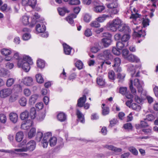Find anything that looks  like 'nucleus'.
I'll return each mask as SVG.
<instances>
[{
	"label": "nucleus",
	"instance_id": "obj_61",
	"mask_svg": "<svg viewBox=\"0 0 158 158\" xmlns=\"http://www.w3.org/2000/svg\"><path fill=\"white\" fill-rule=\"evenodd\" d=\"M100 49L99 48L96 46L93 47L91 48V51L93 53H96L98 52Z\"/></svg>",
	"mask_w": 158,
	"mask_h": 158
},
{
	"label": "nucleus",
	"instance_id": "obj_28",
	"mask_svg": "<svg viewBox=\"0 0 158 158\" xmlns=\"http://www.w3.org/2000/svg\"><path fill=\"white\" fill-rule=\"evenodd\" d=\"M20 118L22 120H24L27 118H29V112L26 110L20 114Z\"/></svg>",
	"mask_w": 158,
	"mask_h": 158
},
{
	"label": "nucleus",
	"instance_id": "obj_56",
	"mask_svg": "<svg viewBox=\"0 0 158 158\" xmlns=\"http://www.w3.org/2000/svg\"><path fill=\"white\" fill-rule=\"evenodd\" d=\"M129 52L128 50L127 49H124L122 51V53L123 56L126 59L128 56Z\"/></svg>",
	"mask_w": 158,
	"mask_h": 158
},
{
	"label": "nucleus",
	"instance_id": "obj_35",
	"mask_svg": "<svg viewBox=\"0 0 158 158\" xmlns=\"http://www.w3.org/2000/svg\"><path fill=\"white\" fill-rule=\"evenodd\" d=\"M131 107L133 110L138 111H140L141 108V106L140 105L135 103H132L131 105Z\"/></svg>",
	"mask_w": 158,
	"mask_h": 158
},
{
	"label": "nucleus",
	"instance_id": "obj_52",
	"mask_svg": "<svg viewBox=\"0 0 158 158\" xmlns=\"http://www.w3.org/2000/svg\"><path fill=\"white\" fill-rule=\"evenodd\" d=\"M102 114L104 115H106L109 113V108L107 107H102Z\"/></svg>",
	"mask_w": 158,
	"mask_h": 158
},
{
	"label": "nucleus",
	"instance_id": "obj_45",
	"mask_svg": "<svg viewBox=\"0 0 158 158\" xmlns=\"http://www.w3.org/2000/svg\"><path fill=\"white\" fill-rule=\"evenodd\" d=\"M22 21L24 25H27L29 24L28 17L27 16H23L22 19Z\"/></svg>",
	"mask_w": 158,
	"mask_h": 158
},
{
	"label": "nucleus",
	"instance_id": "obj_60",
	"mask_svg": "<svg viewBox=\"0 0 158 158\" xmlns=\"http://www.w3.org/2000/svg\"><path fill=\"white\" fill-rule=\"evenodd\" d=\"M127 91V88L126 87H121L119 89L120 93L123 95H125Z\"/></svg>",
	"mask_w": 158,
	"mask_h": 158
},
{
	"label": "nucleus",
	"instance_id": "obj_24",
	"mask_svg": "<svg viewBox=\"0 0 158 158\" xmlns=\"http://www.w3.org/2000/svg\"><path fill=\"white\" fill-rule=\"evenodd\" d=\"M58 11L59 15L61 16H64L66 13H68L69 12L67 8L65 7L59 8L58 9Z\"/></svg>",
	"mask_w": 158,
	"mask_h": 158
},
{
	"label": "nucleus",
	"instance_id": "obj_12",
	"mask_svg": "<svg viewBox=\"0 0 158 158\" xmlns=\"http://www.w3.org/2000/svg\"><path fill=\"white\" fill-rule=\"evenodd\" d=\"M63 46L64 53L67 55H70L71 52L72 48L65 43L63 44Z\"/></svg>",
	"mask_w": 158,
	"mask_h": 158
},
{
	"label": "nucleus",
	"instance_id": "obj_4",
	"mask_svg": "<svg viewBox=\"0 0 158 158\" xmlns=\"http://www.w3.org/2000/svg\"><path fill=\"white\" fill-rule=\"evenodd\" d=\"M99 56L103 60H111L113 59L111 51L109 49L104 50L99 54Z\"/></svg>",
	"mask_w": 158,
	"mask_h": 158
},
{
	"label": "nucleus",
	"instance_id": "obj_50",
	"mask_svg": "<svg viewBox=\"0 0 158 158\" xmlns=\"http://www.w3.org/2000/svg\"><path fill=\"white\" fill-rule=\"evenodd\" d=\"M130 90L131 91V93L135 95V94L136 93V90L135 88H134L133 86V83L132 81V80H130Z\"/></svg>",
	"mask_w": 158,
	"mask_h": 158
},
{
	"label": "nucleus",
	"instance_id": "obj_46",
	"mask_svg": "<svg viewBox=\"0 0 158 158\" xmlns=\"http://www.w3.org/2000/svg\"><path fill=\"white\" fill-rule=\"evenodd\" d=\"M121 50L118 49L114 47H113L112 49V52L113 53L116 55H119L121 54Z\"/></svg>",
	"mask_w": 158,
	"mask_h": 158
},
{
	"label": "nucleus",
	"instance_id": "obj_14",
	"mask_svg": "<svg viewBox=\"0 0 158 158\" xmlns=\"http://www.w3.org/2000/svg\"><path fill=\"white\" fill-rule=\"evenodd\" d=\"M106 1L112 2L111 3L107 5V7L108 8H116L118 7V5L117 2L118 0H106Z\"/></svg>",
	"mask_w": 158,
	"mask_h": 158
},
{
	"label": "nucleus",
	"instance_id": "obj_16",
	"mask_svg": "<svg viewBox=\"0 0 158 158\" xmlns=\"http://www.w3.org/2000/svg\"><path fill=\"white\" fill-rule=\"evenodd\" d=\"M33 80L31 77H26L23 79V82L24 85L27 86H31L32 85Z\"/></svg>",
	"mask_w": 158,
	"mask_h": 158
},
{
	"label": "nucleus",
	"instance_id": "obj_51",
	"mask_svg": "<svg viewBox=\"0 0 158 158\" xmlns=\"http://www.w3.org/2000/svg\"><path fill=\"white\" fill-rule=\"evenodd\" d=\"M108 77L111 80H114L115 73L114 71L111 70L109 72Z\"/></svg>",
	"mask_w": 158,
	"mask_h": 158
},
{
	"label": "nucleus",
	"instance_id": "obj_2",
	"mask_svg": "<svg viewBox=\"0 0 158 158\" xmlns=\"http://www.w3.org/2000/svg\"><path fill=\"white\" fill-rule=\"evenodd\" d=\"M14 58L17 61V64L19 67H21L26 72H28L30 69V65L33 64L31 58L27 56L24 55L23 58L19 56V53L16 52L14 55Z\"/></svg>",
	"mask_w": 158,
	"mask_h": 158
},
{
	"label": "nucleus",
	"instance_id": "obj_42",
	"mask_svg": "<svg viewBox=\"0 0 158 158\" xmlns=\"http://www.w3.org/2000/svg\"><path fill=\"white\" fill-rule=\"evenodd\" d=\"M2 54L6 56H8L10 55L11 53V51L9 49H6V48H3V49L1 51Z\"/></svg>",
	"mask_w": 158,
	"mask_h": 158
},
{
	"label": "nucleus",
	"instance_id": "obj_11",
	"mask_svg": "<svg viewBox=\"0 0 158 158\" xmlns=\"http://www.w3.org/2000/svg\"><path fill=\"white\" fill-rule=\"evenodd\" d=\"M126 59L132 62L137 63L139 62L140 61L139 59L137 56L132 54H130L128 55Z\"/></svg>",
	"mask_w": 158,
	"mask_h": 158
},
{
	"label": "nucleus",
	"instance_id": "obj_13",
	"mask_svg": "<svg viewBox=\"0 0 158 158\" xmlns=\"http://www.w3.org/2000/svg\"><path fill=\"white\" fill-rule=\"evenodd\" d=\"M41 25L40 24H38L36 26V30L38 33H43L46 30V27L44 25L41 24Z\"/></svg>",
	"mask_w": 158,
	"mask_h": 158
},
{
	"label": "nucleus",
	"instance_id": "obj_23",
	"mask_svg": "<svg viewBox=\"0 0 158 158\" xmlns=\"http://www.w3.org/2000/svg\"><path fill=\"white\" fill-rule=\"evenodd\" d=\"M36 112L35 109L34 107L31 108L30 110V115H29V118L30 117L31 119H34L36 117Z\"/></svg>",
	"mask_w": 158,
	"mask_h": 158
},
{
	"label": "nucleus",
	"instance_id": "obj_33",
	"mask_svg": "<svg viewBox=\"0 0 158 158\" xmlns=\"http://www.w3.org/2000/svg\"><path fill=\"white\" fill-rule=\"evenodd\" d=\"M65 2H69V3L71 5H77L80 3L79 0H64Z\"/></svg>",
	"mask_w": 158,
	"mask_h": 158
},
{
	"label": "nucleus",
	"instance_id": "obj_31",
	"mask_svg": "<svg viewBox=\"0 0 158 158\" xmlns=\"http://www.w3.org/2000/svg\"><path fill=\"white\" fill-rule=\"evenodd\" d=\"M127 70L131 73L132 77L133 76L134 74L136 72L135 66L133 65H130L129 66Z\"/></svg>",
	"mask_w": 158,
	"mask_h": 158
},
{
	"label": "nucleus",
	"instance_id": "obj_10",
	"mask_svg": "<svg viewBox=\"0 0 158 158\" xmlns=\"http://www.w3.org/2000/svg\"><path fill=\"white\" fill-rule=\"evenodd\" d=\"M86 96L83 95V96L79 98L77 101V105L79 107H82L86 101Z\"/></svg>",
	"mask_w": 158,
	"mask_h": 158
},
{
	"label": "nucleus",
	"instance_id": "obj_55",
	"mask_svg": "<svg viewBox=\"0 0 158 158\" xmlns=\"http://www.w3.org/2000/svg\"><path fill=\"white\" fill-rule=\"evenodd\" d=\"M76 66L79 69H81L83 68V64L80 60H78L76 63Z\"/></svg>",
	"mask_w": 158,
	"mask_h": 158
},
{
	"label": "nucleus",
	"instance_id": "obj_9",
	"mask_svg": "<svg viewBox=\"0 0 158 158\" xmlns=\"http://www.w3.org/2000/svg\"><path fill=\"white\" fill-rule=\"evenodd\" d=\"M33 124L32 121L29 119L23 123L21 125V128L22 129L27 130L32 126Z\"/></svg>",
	"mask_w": 158,
	"mask_h": 158
},
{
	"label": "nucleus",
	"instance_id": "obj_47",
	"mask_svg": "<svg viewBox=\"0 0 158 158\" xmlns=\"http://www.w3.org/2000/svg\"><path fill=\"white\" fill-rule=\"evenodd\" d=\"M91 16L88 14H85L84 17V20L86 22H89L91 20Z\"/></svg>",
	"mask_w": 158,
	"mask_h": 158
},
{
	"label": "nucleus",
	"instance_id": "obj_18",
	"mask_svg": "<svg viewBox=\"0 0 158 158\" xmlns=\"http://www.w3.org/2000/svg\"><path fill=\"white\" fill-rule=\"evenodd\" d=\"M134 85L138 88V92L141 93L143 90L142 86L139 83V80L138 79H135L134 81Z\"/></svg>",
	"mask_w": 158,
	"mask_h": 158
},
{
	"label": "nucleus",
	"instance_id": "obj_17",
	"mask_svg": "<svg viewBox=\"0 0 158 158\" xmlns=\"http://www.w3.org/2000/svg\"><path fill=\"white\" fill-rule=\"evenodd\" d=\"M77 115L78 118V121L82 123H85V119L84 115L82 114L79 110H77Z\"/></svg>",
	"mask_w": 158,
	"mask_h": 158
},
{
	"label": "nucleus",
	"instance_id": "obj_1",
	"mask_svg": "<svg viewBox=\"0 0 158 158\" xmlns=\"http://www.w3.org/2000/svg\"><path fill=\"white\" fill-rule=\"evenodd\" d=\"M26 140H23L21 143L18 144V147L19 148H16L13 150H8L4 149L0 150V152L6 153H14L15 151L17 152H27V151L32 152L34 151L36 147V143L33 140H31L27 143Z\"/></svg>",
	"mask_w": 158,
	"mask_h": 158
},
{
	"label": "nucleus",
	"instance_id": "obj_36",
	"mask_svg": "<svg viewBox=\"0 0 158 158\" xmlns=\"http://www.w3.org/2000/svg\"><path fill=\"white\" fill-rule=\"evenodd\" d=\"M15 79L13 78H10L7 80L6 82V85L8 87L11 86L14 83Z\"/></svg>",
	"mask_w": 158,
	"mask_h": 158
},
{
	"label": "nucleus",
	"instance_id": "obj_38",
	"mask_svg": "<svg viewBox=\"0 0 158 158\" xmlns=\"http://www.w3.org/2000/svg\"><path fill=\"white\" fill-rule=\"evenodd\" d=\"M43 133L42 132L38 131L36 135L35 139L38 142H40L43 137Z\"/></svg>",
	"mask_w": 158,
	"mask_h": 158
},
{
	"label": "nucleus",
	"instance_id": "obj_3",
	"mask_svg": "<svg viewBox=\"0 0 158 158\" xmlns=\"http://www.w3.org/2000/svg\"><path fill=\"white\" fill-rule=\"evenodd\" d=\"M121 21L119 19L117 18L114 19L112 21L109 22L108 26L110 29L112 31H115L117 30V26L120 25Z\"/></svg>",
	"mask_w": 158,
	"mask_h": 158
},
{
	"label": "nucleus",
	"instance_id": "obj_62",
	"mask_svg": "<svg viewBox=\"0 0 158 158\" xmlns=\"http://www.w3.org/2000/svg\"><path fill=\"white\" fill-rule=\"evenodd\" d=\"M30 35L28 33H26L23 34V39L24 40H28L31 38Z\"/></svg>",
	"mask_w": 158,
	"mask_h": 158
},
{
	"label": "nucleus",
	"instance_id": "obj_8",
	"mask_svg": "<svg viewBox=\"0 0 158 158\" xmlns=\"http://www.w3.org/2000/svg\"><path fill=\"white\" fill-rule=\"evenodd\" d=\"M51 136V133L49 132L44 134L43 139L41 142L43 144V146L44 148H46L47 147L48 139Z\"/></svg>",
	"mask_w": 158,
	"mask_h": 158
},
{
	"label": "nucleus",
	"instance_id": "obj_43",
	"mask_svg": "<svg viewBox=\"0 0 158 158\" xmlns=\"http://www.w3.org/2000/svg\"><path fill=\"white\" fill-rule=\"evenodd\" d=\"M114 64L113 65V67L118 66L120 64L121 60L119 58L116 57L114 59Z\"/></svg>",
	"mask_w": 158,
	"mask_h": 158
},
{
	"label": "nucleus",
	"instance_id": "obj_40",
	"mask_svg": "<svg viewBox=\"0 0 158 158\" xmlns=\"http://www.w3.org/2000/svg\"><path fill=\"white\" fill-rule=\"evenodd\" d=\"M36 132L35 129L34 128H32L28 133V136L29 138H32L35 135Z\"/></svg>",
	"mask_w": 158,
	"mask_h": 158
},
{
	"label": "nucleus",
	"instance_id": "obj_58",
	"mask_svg": "<svg viewBox=\"0 0 158 158\" xmlns=\"http://www.w3.org/2000/svg\"><path fill=\"white\" fill-rule=\"evenodd\" d=\"M90 25L91 27H100V24L97 20V21L92 22L90 23Z\"/></svg>",
	"mask_w": 158,
	"mask_h": 158
},
{
	"label": "nucleus",
	"instance_id": "obj_32",
	"mask_svg": "<svg viewBox=\"0 0 158 158\" xmlns=\"http://www.w3.org/2000/svg\"><path fill=\"white\" fill-rule=\"evenodd\" d=\"M38 97V95L35 94L31 95L29 99L30 102L31 104H34L36 101Z\"/></svg>",
	"mask_w": 158,
	"mask_h": 158
},
{
	"label": "nucleus",
	"instance_id": "obj_21",
	"mask_svg": "<svg viewBox=\"0 0 158 158\" xmlns=\"http://www.w3.org/2000/svg\"><path fill=\"white\" fill-rule=\"evenodd\" d=\"M23 133L22 131H19L16 134V140L18 142H20L23 139Z\"/></svg>",
	"mask_w": 158,
	"mask_h": 158
},
{
	"label": "nucleus",
	"instance_id": "obj_64",
	"mask_svg": "<svg viewBox=\"0 0 158 158\" xmlns=\"http://www.w3.org/2000/svg\"><path fill=\"white\" fill-rule=\"evenodd\" d=\"M85 35L87 37H89L92 35V32L89 29H86L85 32Z\"/></svg>",
	"mask_w": 158,
	"mask_h": 158
},
{
	"label": "nucleus",
	"instance_id": "obj_48",
	"mask_svg": "<svg viewBox=\"0 0 158 158\" xmlns=\"http://www.w3.org/2000/svg\"><path fill=\"white\" fill-rule=\"evenodd\" d=\"M123 42H118L116 43V46L117 48L121 50H122L123 48L125 46V45Z\"/></svg>",
	"mask_w": 158,
	"mask_h": 158
},
{
	"label": "nucleus",
	"instance_id": "obj_15",
	"mask_svg": "<svg viewBox=\"0 0 158 158\" xmlns=\"http://www.w3.org/2000/svg\"><path fill=\"white\" fill-rule=\"evenodd\" d=\"M9 118L10 121L14 123H15L17 121L18 116L15 113L12 112L9 114Z\"/></svg>",
	"mask_w": 158,
	"mask_h": 158
},
{
	"label": "nucleus",
	"instance_id": "obj_30",
	"mask_svg": "<svg viewBox=\"0 0 158 158\" xmlns=\"http://www.w3.org/2000/svg\"><path fill=\"white\" fill-rule=\"evenodd\" d=\"M48 141H49L50 146L51 147H53L56 145L57 139L56 137H53L49 139H48Z\"/></svg>",
	"mask_w": 158,
	"mask_h": 158
},
{
	"label": "nucleus",
	"instance_id": "obj_44",
	"mask_svg": "<svg viewBox=\"0 0 158 158\" xmlns=\"http://www.w3.org/2000/svg\"><path fill=\"white\" fill-rule=\"evenodd\" d=\"M149 21L150 20L148 19L143 18L142 20V24L143 27H145L148 26L149 25Z\"/></svg>",
	"mask_w": 158,
	"mask_h": 158
},
{
	"label": "nucleus",
	"instance_id": "obj_25",
	"mask_svg": "<svg viewBox=\"0 0 158 158\" xmlns=\"http://www.w3.org/2000/svg\"><path fill=\"white\" fill-rule=\"evenodd\" d=\"M57 118L59 121L64 122L66 119V116L64 113H60L57 115Z\"/></svg>",
	"mask_w": 158,
	"mask_h": 158
},
{
	"label": "nucleus",
	"instance_id": "obj_26",
	"mask_svg": "<svg viewBox=\"0 0 158 158\" xmlns=\"http://www.w3.org/2000/svg\"><path fill=\"white\" fill-rule=\"evenodd\" d=\"M97 83L98 85L100 86H104L105 85V80L101 77L97 78Z\"/></svg>",
	"mask_w": 158,
	"mask_h": 158
},
{
	"label": "nucleus",
	"instance_id": "obj_22",
	"mask_svg": "<svg viewBox=\"0 0 158 158\" xmlns=\"http://www.w3.org/2000/svg\"><path fill=\"white\" fill-rule=\"evenodd\" d=\"M105 9L104 6L102 5L97 6L94 7V10L96 13H100Z\"/></svg>",
	"mask_w": 158,
	"mask_h": 158
},
{
	"label": "nucleus",
	"instance_id": "obj_49",
	"mask_svg": "<svg viewBox=\"0 0 158 158\" xmlns=\"http://www.w3.org/2000/svg\"><path fill=\"white\" fill-rule=\"evenodd\" d=\"M7 120L6 116L3 114H0V122L4 123H6Z\"/></svg>",
	"mask_w": 158,
	"mask_h": 158
},
{
	"label": "nucleus",
	"instance_id": "obj_6",
	"mask_svg": "<svg viewBox=\"0 0 158 158\" xmlns=\"http://www.w3.org/2000/svg\"><path fill=\"white\" fill-rule=\"evenodd\" d=\"M117 29L120 32H123L125 33H130L131 31L129 27L126 24H121L120 25H119L118 26Z\"/></svg>",
	"mask_w": 158,
	"mask_h": 158
},
{
	"label": "nucleus",
	"instance_id": "obj_53",
	"mask_svg": "<svg viewBox=\"0 0 158 158\" xmlns=\"http://www.w3.org/2000/svg\"><path fill=\"white\" fill-rule=\"evenodd\" d=\"M104 61L102 62L101 64L102 68L103 67H106V65H110L111 64V60H104Z\"/></svg>",
	"mask_w": 158,
	"mask_h": 158
},
{
	"label": "nucleus",
	"instance_id": "obj_54",
	"mask_svg": "<svg viewBox=\"0 0 158 158\" xmlns=\"http://www.w3.org/2000/svg\"><path fill=\"white\" fill-rule=\"evenodd\" d=\"M36 4V0H29L28 5L34 8L35 7Z\"/></svg>",
	"mask_w": 158,
	"mask_h": 158
},
{
	"label": "nucleus",
	"instance_id": "obj_39",
	"mask_svg": "<svg viewBox=\"0 0 158 158\" xmlns=\"http://www.w3.org/2000/svg\"><path fill=\"white\" fill-rule=\"evenodd\" d=\"M19 103L21 106H25L27 102V100L26 98L24 97H22L19 101Z\"/></svg>",
	"mask_w": 158,
	"mask_h": 158
},
{
	"label": "nucleus",
	"instance_id": "obj_29",
	"mask_svg": "<svg viewBox=\"0 0 158 158\" xmlns=\"http://www.w3.org/2000/svg\"><path fill=\"white\" fill-rule=\"evenodd\" d=\"M109 15H103L102 16L97 18L96 20L99 22L102 23L105 21L107 18H109Z\"/></svg>",
	"mask_w": 158,
	"mask_h": 158
},
{
	"label": "nucleus",
	"instance_id": "obj_41",
	"mask_svg": "<svg viewBox=\"0 0 158 158\" xmlns=\"http://www.w3.org/2000/svg\"><path fill=\"white\" fill-rule=\"evenodd\" d=\"M35 78L36 80L38 82L42 83L44 82V79L40 74H36L35 76Z\"/></svg>",
	"mask_w": 158,
	"mask_h": 158
},
{
	"label": "nucleus",
	"instance_id": "obj_7",
	"mask_svg": "<svg viewBox=\"0 0 158 158\" xmlns=\"http://www.w3.org/2000/svg\"><path fill=\"white\" fill-rule=\"evenodd\" d=\"M12 93V90L10 89H4L0 91V97L4 98L10 95Z\"/></svg>",
	"mask_w": 158,
	"mask_h": 158
},
{
	"label": "nucleus",
	"instance_id": "obj_27",
	"mask_svg": "<svg viewBox=\"0 0 158 158\" xmlns=\"http://www.w3.org/2000/svg\"><path fill=\"white\" fill-rule=\"evenodd\" d=\"M76 15L73 14L70 15L67 18V20L68 22L70 24H73V19L76 17Z\"/></svg>",
	"mask_w": 158,
	"mask_h": 158
},
{
	"label": "nucleus",
	"instance_id": "obj_57",
	"mask_svg": "<svg viewBox=\"0 0 158 158\" xmlns=\"http://www.w3.org/2000/svg\"><path fill=\"white\" fill-rule=\"evenodd\" d=\"M130 151L135 155H137L138 154V152L136 149L133 147H131L129 148Z\"/></svg>",
	"mask_w": 158,
	"mask_h": 158
},
{
	"label": "nucleus",
	"instance_id": "obj_37",
	"mask_svg": "<svg viewBox=\"0 0 158 158\" xmlns=\"http://www.w3.org/2000/svg\"><path fill=\"white\" fill-rule=\"evenodd\" d=\"M37 64L38 67L40 68H44L45 66L44 61L41 59H39L37 60Z\"/></svg>",
	"mask_w": 158,
	"mask_h": 158
},
{
	"label": "nucleus",
	"instance_id": "obj_63",
	"mask_svg": "<svg viewBox=\"0 0 158 158\" xmlns=\"http://www.w3.org/2000/svg\"><path fill=\"white\" fill-rule=\"evenodd\" d=\"M7 74L6 70L2 69L0 70V77H4Z\"/></svg>",
	"mask_w": 158,
	"mask_h": 158
},
{
	"label": "nucleus",
	"instance_id": "obj_5",
	"mask_svg": "<svg viewBox=\"0 0 158 158\" xmlns=\"http://www.w3.org/2000/svg\"><path fill=\"white\" fill-rule=\"evenodd\" d=\"M135 33L134 35L138 38L142 37L144 38V36L146 35V32L144 30L143 31L142 28L140 27L136 26V28L133 29Z\"/></svg>",
	"mask_w": 158,
	"mask_h": 158
},
{
	"label": "nucleus",
	"instance_id": "obj_59",
	"mask_svg": "<svg viewBox=\"0 0 158 158\" xmlns=\"http://www.w3.org/2000/svg\"><path fill=\"white\" fill-rule=\"evenodd\" d=\"M123 127L126 129H131L132 128V126L131 123H127L124 124Z\"/></svg>",
	"mask_w": 158,
	"mask_h": 158
},
{
	"label": "nucleus",
	"instance_id": "obj_19",
	"mask_svg": "<svg viewBox=\"0 0 158 158\" xmlns=\"http://www.w3.org/2000/svg\"><path fill=\"white\" fill-rule=\"evenodd\" d=\"M103 45L105 47H107L110 44L111 40L110 38L106 37L102 39Z\"/></svg>",
	"mask_w": 158,
	"mask_h": 158
},
{
	"label": "nucleus",
	"instance_id": "obj_20",
	"mask_svg": "<svg viewBox=\"0 0 158 158\" xmlns=\"http://www.w3.org/2000/svg\"><path fill=\"white\" fill-rule=\"evenodd\" d=\"M106 147L108 149L114 151V152L116 153L120 152L122 151L121 148H117L113 145H106Z\"/></svg>",
	"mask_w": 158,
	"mask_h": 158
},
{
	"label": "nucleus",
	"instance_id": "obj_34",
	"mask_svg": "<svg viewBox=\"0 0 158 158\" xmlns=\"http://www.w3.org/2000/svg\"><path fill=\"white\" fill-rule=\"evenodd\" d=\"M129 33H125L122 37L121 40L122 42H127L130 38V35Z\"/></svg>",
	"mask_w": 158,
	"mask_h": 158
}]
</instances>
